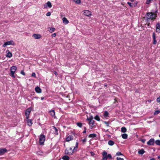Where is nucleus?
<instances>
[{
    "instance_id": "2f4dec72",
    "label": "nucleus",
    "mask_w": 160,
    "mask_h": 160,
    "mask_svg": "<svg viewBox=\"0 0 160 160\" xmlns=\"http://www.w3.org/2000/svg\"><path fill=\"white\" fill-rule=\"evenodd\" d=\"M155 143L156 145H160V140H157L155 141Z\"/></svg>"
},
{
    "instance_id": "4d7b16f0",
    "label": "nucleus",
    "mask_w": 160,
    "mask_h": 160,
    "mask_svg": "<svg viewBox=\"0 0 160 160\" xmlns=\"http://www.w3.org/2000/svg\"><path fill=\"white\" fill-rule=\"evenodd\" d=\"M158 159H159L160 160V156H158Z\"/></svg>"
},
{
    "instance_id": "c03bdc74",
    "label": "nucleus",
    "mask_w": 160,
    "mask_h": 160,
    "mask_svg": "<svg viewBox=\"0 0 160 160\" xmlns=\"http://www.w3.org/2000/svg\"><path fill=\"white\" fill-rule=\"evenodd\" d=\"M21 73L23 75H25V72H23V71H21Z\"/></svg>"
},
{
    "instance_id": "412c9836",
    "label": "nucleus",
    "mask_w": 160,
    "mask_h": 160,
    "mask_svg": "<svg viewBox=\"0 0 160 160\" xmlns=\"http://www.w3.org/2000/svg\"><path fill=\"white\" fill-rule=\"evenodd\" d=\"M48 31L50 33H52V32H54L55 30V28H50V27H49L48 28Z\"/></svg>"
},
{
    "instance_id": "5fc2aeb1",
    "label": "nucleus",
    "mask_w": 160,
    "mask_h": 160,
    "mask_svg": "<svg viewBox=\"0 0 160 160\" xmlns=\"http://www.w3.org/2000/svg\"><path fill=\"white\" fill-rule=\"evenodd\" d=\"M152 101V100H149L148 101V102L149 103H151Z\"/></svg>"
},
{
    "instance_id": "cd10ccee",
    "label": "nucleus",
    "mask_w": 160,
    "mask_h": 160,
    "mask_svg": "<svg viewBox=\"0 0 160 160\" xmlns=\"http://www.w3.org/2000/svg\"><path fill=\"white\" fill-rule=\"evenodd\" d=\"M6 56L7 57L10 58L12 57V54L11 53L9 52L7 54Z\"/></svg>"
},
{
    "instance_id": "f03ea898",
    "label": "nucleus",
    "mask_w": 160,
    "mask_h": 160,
    "mask_svg": "<svg viewBox=\"0 0 160 160\" xmlns=\"http://www.w3.org/2000/svg\"><path fill=\"white\" fill-rule=\"evenodd\" d=\"M17 69V68L16 66H12L10 68V76L14 78H15V76H14V73L16 71Z\"/></svg>"
},
{
    "instance_id": "6e6d98bb",
    "label": "nucleus",
    "mask_w": 160,
    "mask_h": 160,
    "mask_svg": "<svg viewBox=\"0 0 160 160\" xmlns=\"http://www.w3.org/2000/svg\"><path fill=\"white\" fill-rule=\"evenodd\" d=\"M44 99V97H42L41 98V99L42 100H43Z\"/></svg>"
},
{
    "instance_id": "1a4fd4ad",
    "label": "nucleus",
    "mask_w": 160,
    "mask_h": 160,
    "mask_svg": "<svg viewBox=\"0 0 160 160\" xmlns=\"http://www.w3.org/2000/svg\"><path fill=\"white\" fill-rule=\"evenodd\" d=\"M154 143V140L153 138H151L147 142V144L149 145H153Z\"/></svg>"
},
{
    "instance_id": "f3484780",
    "label": "nucleus",
    "mask_w": 160,
    "mask_h": 160,
    "mask_svg": "<svg viewBox=\"0 0 160 160\" xmlns=\"http://www.w3.org/2000/svg\"><path fill=\"white\" fill-rule=\"evenodd\" d=\"M35 90L36 92L38 93L41 92L42 90L41 88L38 87H37L35 88Z\"/></svg>"
},
{
    "instance_id": "8fccbe9b",
    "label": "nucleus",
    "mask_w": 160,
    "mask_h": 160,
    "mask_svg": "<svg viewBox=\"0 0 160 160\" xmlns=\"http://www.w3.org/2000/svg\"><path fill=\"white\" fill-rule=\"evenodd\" d=\"M54 73L55 74V75L57 76L58 74V73L57 72H56V71H54Z\"/></svg>"
},
{
    "instance_id": "052dcab7",
    "label": "nucleus",
    "mask_w": 160,
    "mask_h": 160,
    "mask_svg": "<svg viewBox=\"0 0 160 160\" xmlns=\"http://www.w3.org/2000/svg\"><path fill=\"white\" fill-rule=\"evenodd\" d=\"M159 137H160V134L159 135Z\"/></svg>"
},
{
    "instance_id": "a19ab883",
    "label": "nucleus",
    "mask_w": 160,
    "mask_h": 160,
    "mask_svg": "<svg viewBox=\"0 0 160 160\" xmlns=\"http://www.w3.org/2000/svg\"><path fill=\"white\" fill-rule=\"evenodd\" d=\"M78 148H76L75 146L74 148L73 149V151H74V152H75L77 150Z\"/></svg>"
},
{
    "instance_id": "a878e982",
    "label": "nucleus",
    "mask_w": 160,
    "mask_h": 160,
    "mask_svg": "<svg viewBox=\"0 0 160 160\" xmlns=\"http://www.w3.org/2000/svg\"><path fill=\"white\" fill-rule=\"evenodd\" d=\"M108 112L107 111H105L103 114V116L105 118H106L108 117Z\"/></svg>"
},
{
    "instance_id": "9d476101",
    "label": "nucleus",
    "mask_w": 160,
    "mask_h": 160,
    "mask_svg": "<svg viewBox=\"0 0 160 160\" xmlns=\"http://www.w3.org/2000/svg\"><path fill=\"white\" fill-rule=\"evenodd\" d=\"M152 37L153 40V43L154 44H156L157 43V41L156 40V34L155 32L153 33Z\"/></svg>"
},
{
    "instance_id": "79ce46f5",
    "label": "nucleus",
    "mask_w": 160,
    "mask_h": 160,
    "mask_svg": "<svg viewBox=\"0 0 160 160\" xmlns=\"http://www.w3.org/2000/svg\"><path fill=\"white\" fill-rule=\"evenodd\" d=\"M51 14L50 12H48L47 13V14H46V16H50L51 15Z\"/></svg>"
},
{
    "instance_id": "5701e85b",
    "label": "nucleus",
    "mask_w": 160,
    "mask_h": 160,
    "mask_svg": "<svg viewBox=\"0 0 160 160\" xmlns=\"http://www.w3.org/2000/svg\"><path fill=\"white\" fill-rule=\"evenodd\" d=\"M97 136V135L94 133L90 134L88 136V137L90 138H94Z\"/></svg>"
},
{
    "instance_id": "dca6fc26",
    "label": "nucleus",
    "mask_w": 160,
    "mask_h": 160,
    "mask_svg": "<svg viewBox=\"0 0 160 160\" xmlns=\"http://www.w3.org/2000/svg\"><path fill=\"white\" fill-rule=\"evenodd\" d=\"M49 113L52 117L56 118V116H55V112L54 110L49 111Z\"/></svg>"
},
{
    "instance_id": "c756f323",
    "label": "nucleus",
    "mask_w": 160,
    "mask_h": 160,
    "mask_svg": "<svg viewBox=\"0 0 160 160\" xmlns=\"http://www.w3.org/2000/svg\"><path fill=\"white\" fill-rule=\"evenodd\" d=\"M62 158L64 160H68L69 159V158L67 156H64Z\"/></svg>"
},
{
    "instance_id": "473e14b6",
    "label": "nucleus",
    "mask_w": 160,
    "mask_h": 160,
    "mask_svg": "<svg viewBox=\"0 0 160 160\" xmlns=\"http://www.w3.org/2000/svg\"><path fill=\"white\" fill-rule=\"evenodd\" d=\"M116 155L117 156H119L120 155L123 156V155L120 152H118L116 153Z\"/></svg>"
},
{
    "instance_id": "20e7f679",
    "label": "nucleus",
    "mask_w": 160,
    "mask_h": 160,
    "mask_svg": "<svg viewBox=\"0 0 160 160\" xmlns=\"http://www.w3.org/2000/svg\"><path fill=\"white\" fill-rule=\"evenodd\" d=\"M156 16L152 12H148L147 14V18L148 19L155 18Z\"/></svg>"
},
{
    "instance_id": "9b49d317",
    "label": "nucleus",
    "mask_w": 160,
    "mask_h": 160,
    "mask_svg": "<svg viewBox=\"0 0 160 160\" xmlns=\"http://www.w3.org/2000/svg\"><path fill=\"white\" fill-rule=\"evenodd\" d=\"M47 6L49 8H51L52 7V5L51 4V2L49 1H48L47 3L46 4H45L44 5V8H46L47 7Z\"/></svg>"
},
{
    "instance_id": "4c0bfd02",
    "label": "nucleus",
    "mask_w": 160,
    "mask_h": 160,
    "mask_svg": "<svg viewBox=\"0 0 160 160\" xmlns=\"http://www.w3.org/2000/svg\"><path fill=\"white\" fill-rule=\"evenodd\" d=\"M128 4L129 5V6L131 7H133V4L129 2H128Z\"/></svg>"
},
{
    "instance_id": "aec40b11",
    "label": "nucleus",
    "mask_w": 160,
    "mask_h": 160,
    "mask_svg": "<svg viewBox=\"0 0 160 160\" xmlns=\"http://www.w3.org/2000/svg\"><path fill=\"white\" fill-rule=\"evenodd\" d=\"M65 153L66 154H67L69 155H72L73 154V152H69L67 149H66L65 150Z\"/></svg>"
},
{
    "instance_id": "a18cd8bd",
    "label": "nucleus",
    "mask_w": 160,
    "mask_h": 160,
    "mask_svg": "<svg viewBox=\"0 0 160 160\" xmlns=\"http://www.w3.org/2000/svg\"><path fill=\"white\" fill-rule=\"evenodd\" d=\"M69 151H70L69 152H73V153L74 152V151H72L73 150L72 149V148L71 147H70L69 148Z\"/></svg>"
},
{
    "instance_id": "3c124183",
    "label": "nucleus",
    "mask_w": 160,
    "mask_h": 160,
    "mask_svg": "<svg viewBox=\"0 0 160 160\" xmlns=\"http://www.w3.org/2000/svg\"><path fill=\"white\" fill-rule=\"evenodd\" d=\"M91 155L92 156H93L94 155H95V154L94 152H91Z\"/></svg>"
},
{
    "instance_id": "a211bd4d",
    "label": "nucleus",
    "mask_w": 160,
    "mask_h": 160,
    "mask_svg": "<svg viewBox=\"0 0 160 160\" xmlns=\"http://www.w3.org/2000/svg\"><path fill=\"white\" fill-rule=\"evenodd\" d=\"M62 21L65 24H68L69 23V21L66 18L64 17L62 19Z\"/></svg>"
},
{
    "instance_id": "0eeeda50",
    "label": "nucleus",
    "mask_w": 160,
    "mask_h": 160,
    "mask_svg": "<svg viewBox=\"0 0 160 160\" xmlns=\"http://www.w3.org/2000/svg\"><path fill=\"white\" fill-rule=\"evenodd\" d=\"M14 44V42L13 41H7L4 43L3 45V47H5L7 45H13Z\"/></svg>"
},
{
    "instance_id": "bf43d9fd",
    "label": "nucleus",
    "mask_w": 160,
    "mask_h": 160,
    "mask_svg": "<svg viewBox=\"0 0 160 160\" xmlns=\"http://www.w3.org/2000/svg\"><path fill=\"white\" fill-rule=\"evenodd\" d=\"M131 2H133L134 1V0H130Z\"/></svg>"
},
{
    "instance_id": "4468645a",
    "label": "nucleus",
    "mask_w": 160,
    "mask_h": 160,
    "mask_svg": "<svg viewBox=\"0 0 160 160\" xmlns=\"http://www.w3.org/2000/svg\"><path fill=\"white\" fill-rule=\"evenodd\" d=\"M156 31L158 33L160 32V25L159 23H157L156 25Z\"/></svg>"
},
{
    "instance_id": "58836bf2",
    "label": "nucleus",
    "mask_w": 160,
    "mask_h": 160,
    "mask_svg": "<svg viewBox=\"0 0 160 160\" xmlns=\"http://www.w3.org/2000/svg\"><path fill=\"white\" fill-rule=\"evenodd\" d=\"M117 160H124V159L122 158H121L120 157H117Z\"/></svg>"
},
{
    "instance_id": "b1692460",
    "label": "nucleus",
    "mask_w": 160,
    "mask_h": 160,
    "mask_svg": "<svg viewBox=\"0 0 160 160\" xmlns=\"http://www.w3.org/2000/svg\"><path fill=\"white\" fill-rule=\"evenodd\" d=\"M145 152L143 149H141L138 151V153L139 154H143L145 153Z\"/></svg>"
},
{
    "instance_id": "ddd939ff",
    "label": "nucleus",
    "mask_w": 160,
    "mask_h": 160,
    "mask_svg": "<svg viewBox=\"0 0 160 160\" xmlns=\"http://www.w3.org/2000/svg\"><path fill=\"white\" fill-rule=\"evenodd\" d=\"M32 37L35 39H40L41 37V36L39 34H34Z\"/></svg>"
},
{
    "instance_id": "72a5a7b5",
    "label": "nucleus",
    "mask_w": 160,
    "mask_h": 160,
    "mask_svg": "<svg viewBox=\"0 0 160 160\" xmlns=\"http://www.w3.org/2000/svg\"><path fill=\"white\" fill-rule=\"evenodd\" d=\"M94 119H96V120H97V121H100V118L98 116V115H96L95 117H94Z\"/></svg>"
},
{
    "instance_id": "4be33fe9",
    "label": "nucleus",
    "mask_w": 160,
    "mask_h": 160,
    "mask_svg": "<svg viewBox=\"0 0 160 160\" xmlns=\"http://www.w3.org/2000/svg\"><path fill=\"white\" fill-rule=\"evenodd\" d=\"M53 128L54 130V134L55 135H57L58 134V130L57 129V128L53 126Z\"/></svg>"
},
{
    "instance_id": "49530a36",
    "label": "nucleus",
    "mask_w": 160,
    "mask_h": 160,
    "mask_svg": "<svg viewBox=\"0 0 160 160\" xmlns=\"http://www.w3.org/2000/svg\"><path fill=\"white\" fill-rule=\"evenodd\" d=\"M32 76L34 77H36V74L34 72L32 73Z\"/></svg>"
},
{
    "instance_id": "13d9d810",
    "label": "nucleus",
    "mask_w": 160,
    "mask_h": 160,
    "mask_svg": "<svg viewBox=\"0 0 160 160\" xmlns=\"http://www.w3.org/2000/svg\"><path fill=\"white\" fill-rule=\"evenodd\" d=\"M150 160H155L154 158H152Z\"/></svg>"
},
{
    "instance_id": "f257e3e1",
    "label": "nucleus",
    "mask_w": 160,
    "mask_h": 160,
    "mask_svg": "<svg viewBox=\"0 0 160 160\" xmlns=\"http://www.w3.org/2000/svg\"><path fill=\"white\" fill-rule=\"evenodd\" d=\"M102 160H107L108 159H112V156L110 154L107 155V153L106 151H104L102 153Z\"/></svg>"
},
{
    "instance_id": "e433bc0d",
    "label": "nucleus",
    "mask_w": 160,
    "mask_h": 160,
    "mask_svg": "<svg viewBox=\"0 0 160 160\" xmlns=\"http://www.w3.org/2000/svg\"><path fill=\"white\" fill-rule=\"evenodd\" d=\"M152 0H146V3L147 4H149L151 2Z\"/></svg>"
},
{
    "instance_id": "f704fd0d",
    "label": "nucleus",
    "mask_w": 160,
    "mask_h": 160,
    "mask_svg": "<svg viewBox=\"0 0 160 160\" xmlns=\"http://www.w3.org/2000/svg\"><path fill=\"white\" fill-rule=\"evenodd\" d=\"M77 125L79 127L81 128L82 126V124L81 123L78 122L77 123Z\"/></svg>"
},
{
    "instance_id": "864d4df0",
    "label": "nucleus",
    "mask_w": 160,
    "mask_h": 160,
    "mask_svg": "<svg viewBox=\"0 0 160 160\" xmlns=\"http://www.w3.org/2000/svg\"><path fill=\"white\" fill-rule=\"evenodd\" d=\"M83 133H85L86 132V128H85V130L83 131Z\"/></svg>"
},
{
    "instance_id": "ea45409f",
    "label": "nucleus",
    "mask_w": 160,
    "mask_h": 160,
    "mask_svg": "<svg viewBox=\"0 0 160 160\" xmlns=\"http://www.w3.org/2000/svg\"><path fill=\"white\" fill-rule=\"evenodd\" d=\"M157 101L158 102H160V97H158L157 99Z\"/></svg>"
},
{
    "instance_id": "603ef678",
    "label": "nucleus",
    "mask_w": 160,
    "mask_h": 160,
    "mask_svg": "<svg viewBox=\"0 0 160 160\" xmlns=\"http://www.w3.org/2000/svg\"><path fill=\"white\" fill-rule=\"evenodd\" d=\"M78 142H77L76 144L75 147H76V148H78Z\"/></svg>"
},
{
    "instance_id": "f8f14e48",
    "label": "nucleus",
    "mask_w": 160,
    "mask_h": 160,
    "mask_svg": "<svg viewBox=\"0 0 160 160\" xmlns=\"http://www.w3.org/2000/svg\"><path fill=\"white\" fill-rule=\"evenodd\" d=\"M84 15L88 16H89L91 15V12L90 11L86 10L84 11Z\"/></svg>"
},
{
    "instance_id": "bb28decb",
    "label": "nucleus",
    "mask_w": 160,
    "mask_h": 160,
    "mask_svg": "<svg viewBox=\"0 0 160 160\" xmlns=\"http://www.w3.org/2000/svg\"><path fill=\"white\" fill-rule=\"evenodd\" d=\"M108 145H109L112 146L114 145V142L112 140H109L108 142Z\"/></svg>"
},
{
    "instance_id": "c9c22d12",
    "label": "nucleus",
    "mask_w": 160,
    "mask_h": 160,
    "mask_svg": "<svg viewBox=\"0 0 160 160\" xmlns=\"http://www.w3.org/2000/svg\"><path fill=\"white\" fill-rule=\"evenodd\" d=\"M160 112V111L156 110L154 112V115H157V114H158V113H159Z\"/></svg>"
},
{
    "instance_id": "7ed1b4c3",
    "label": "nucleus",
    "mask_w": 160,
    "mask_h": 160,
    "mask_svg": "<svg viewBox=\"0 0 160 160\" xmlns=\"http://www.w3.org/2000/svg\"><path fill=\"white\" fill-rule=\"evenodd\" d=\"M45 140V136L43 134H41L39 138V143L40 145L43 144Z\"/></svg>"
},
{
    "instance_id": "de8ad7c7",
    "label": "nucleus",
    "mask_w": 160,
    "mask_h": 160,
    "mask_svg": "<svg viewBox=\"0 0 160 160\" xmlns=\"http://www.w3.org/2000/svg\"><path fill=\"white\" fill-rule=\"evenodd\" d=\"M56 36V34L55 33H53L52 35V37H54Z\"/></svg>"
},
{
    "instance_id": "7c9ffc66",
    "label": "nucleus",
    "mask_w": 160,
    "mask_h": 160,
    "mask_svg": "<svg viewBox=\"0 0 160 160\" xmlns=\"http://www.w3.org/2000/svg\"><path fill=\"white\" fill-rule=\"evenodd\" d=\"M73 1L77 4H79L81 2L80 0H73Z\"/></svg>"
},
{
    "instance_id": "6ab92c4d",
    "label": "nucleus",
    "mask_w": 160,
    "mask_h": 160,
    "mask_svg": "<svg viewBox=\"0 0 160 160\" xmlns=\"http://www.w3.org/2000/svg\"><path fill=\"white\" fill-rule=\"evenodd\" d=\"M27 124L29 126H31L32 124V121L31 119H29V118L27 119Z\"/></svg>"
},
{
    "instance_id": "37998d69",
    "label": "nucleus",
    "mask_w": 160,
    "mask_h": 160,
    "mask_svg": "<svg viewBox=\"0 0 160 160\" xmlns=\"http://www.w3.org/2000/svg\"><path fill=\"white\" fill-rule=\"evenodd\" d=\"M86 141H87V139L86 138H84L82 140V142H86Z\"/></svg>"
},
{
    "instance_id": "39448f33",
    "label": "nucleus",
    "mask_w": 160,
    "mask_h": 160,
    "mask_svg": "<svg viewBox=\"0 0 160 160\" xmlns=\"http://www.w3.org/2000/svg\"><path fill=\"white\" fill-rule=\"evenodd\" d=\"M32 110L31 108H28L25 112V115L26 116V119H28L29 118V115L31 112Z\"/></svg>"
},
{
    "instance_id": "6e6552de",
    "label": "nucleus",
    "mask_w": 160,
    "mask_h": 160,
    "mask_svg": "<svg viewBox=\"0 0 160 160\" xmlns=\"http://www.w3.org/2000/svg\"><path fill=\"white\" fill-rule=\"evenodd\" d=\"M7 151V150L5 148H0V156L3 155Z\"/></svg>"
},
{
    "instance_id": "09e8293b",
    "label": "nucleus",
    "mask_w": 160,
    "mask_h": 160,
    "mask_svg": "<svg viewBox=\"0 0 160 160\" xmlns=\"http://www.w3.org/2000/svg\"><path fill=\"white\" fill-rule=\"evenodd\" d=\"M104 123L107 125V126H109V123L108 122H105Z\"/></svg>"
},
{
    "instance_id": "c85d7f7f",
    "label": "nucleus",
    "mask_w": 160,
    "mask_h": 160,
    "mask_svg": "<svg viewBox=\"0 0 160 160\" xmlns=\"http://www.w3.org/2000/svg\"><path fill=\"white\" fill-rule=\"evenodd\" d=\"M127 131V129L125 127H122L121 128V132H125Z\"/></svg>"
},
{
    "instance_id": "423d86ee",
    "label": "nucleus",
    "mask_w": 160,
    "mask_h": 160,
    "mask_svg": "<svg viewBox=\"0 0 160 160\" xmlns=\"http://www.w3.org/2000/svg\"><path fill=\"white\" fill-rule=\"evenodd\" d=\"M87 120H88V121H89V124L90 125V128H92V126L94 124V121L92 119V118H87Z\"/></svg>"
},
{
    "instance_id": "2eb2a0df",
    "label": "nucleus",
    "mask_w": 160,
    "mask_h": 160,
    "mask_svg": "<svg viewBox=\"0 0 160 160\" xmlns=\"http://www.w3.org/2000/svg\"><path fill=\"white\" fill-rule=\"evenodd\" d=\"M73 138L72 136L69 135L66 138V142H69L70 141L72 140Z\"/></svg>"
},
{
    "instance_id": "393cba45",
    "label": "nucleus",
    "mask_w": 160,
    "mask_h": 160,
    "mask_svg": "<svg viewBox=\"0 0 160 160\" xmlns=\"http://www.w3.org/2000/svg\"><path fill=\"white\" fill-rule=\"evenodd\" d=\"M128 135L126 133H124L122 135V138L124 139H127L128 138Z\"/></svg>"
}]
</instances>
